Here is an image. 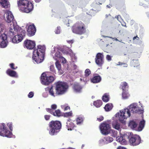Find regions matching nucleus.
I'll use <instances>...</instances> for the list:
<instances>
[{"label": "nucleus", "instance_id": "f8f14e48", "mask_svg": "<svg viewBox=\"0 0 149 149\" xmlns=\"http://www.w3.org/2000/svg\"><path fill=\"white\" fill-rule=\"evenodd\" d=\"M0 37V47L4 48L7 45V37L6 34L1 33Z\"/></svg>", "mask_w": 149, "mask_h": 149}, {"label": "nucleus", "instance_id": "6ab92c4d", "mask_svg": "<svg viewBox=\"0 0 149 149\" xmlns=\"http://www.w3.org/2000/svg\"><path fill=\"white\" fill-rule=\"evenodd\" d=\"M66 127L68 130H72L73 129L75 126L71 120H68L66 123Z\"/></svg>", "mask_w": 149, "mask_h": 149}, {"label": "nucleus", "instance_id": "f3484780", "mask_svg": "<svg viewBox=\"0 0 149 149\" xmlns=\"http://www.w3.org/2000/svg\"><path fill=\"white\" fill-rule=\"evenodd\" d=\"M101 80V77L99 74H94L93 78L91 79V82L93 83H97L100 82Z\"/></svg>", "mask_w": 149, "mask_h": 149}, {"label": "nucleus", "instance_id": "bb28decb", "mask_svg": "<svg viewBox=\"0 0 149 149\" xmlns=\"http://www.w3.org/2000/svg\"><path fill=\"white\" fill-rule=\"evenodd\" d=\"M102 104V102L101 100H97L94 101L93 102V105L96 107H100Z\"/></svg>", "mask_w": 149, "mask_h": 149}, {"label": "nucleus", "instance_id": "1a4fd4ad", "mask_svg": "<svg viewBox=\"0 0 149 149\" xmlns=\"http://www.w3.org/2000/svg\"><path fill=\"white\" fill-rule=\"evenodd\" d=\"M68 88L67 84L62 82H58L56 85V94L58 95L63 94Z\"/></svg>", "mask_w": 149, "mask_h": 149}, {"label": "nucleus", "instance_id": "6e6552de", "mask_svg": "<svg viewBox=\"0 0 149 149\" xmlns=\"http://www.w3.org/2000/svg\"><path fill=\"white\" fill-rule=\"evenodd\" d=\"M12 132L9 130L6 125L2 123L0 124V136L8 138H11Z\"/></svg>", "mask_w": 149, "mask_h": 149}, {"label": "nucleus", "instance_id": "a211bd4d", "mask_svg": "<svg viewBox=\"0 0 149 149\" xmlns=\"http://www.w3.org/2000/svg\"><path fill=\"white\" fill-rule=\"evenodd\" d=\"M6 74L9 76L12 77H17L18 75L16 72L11 69H8L6 71Z\"/></svg>", "mask_w": 149, "mask_h": 149}, {"label": "nucleus", "instance_id": "5701e85b", "mask_svg": "<svg viewBox=\"0 0 149 149\" xmlns=\"http://www.w3.org/2000/svg\"><path fill=\"white\" fill-rule=\"evenodd\" d=\"M138 124L134 120H132L130 121L128 126L132 129H134L137 126Z\"/></svg>", "mask_w": 149, "mask_h": 149}, {"label": "nucleus", "instance_id": "2eb2a0df", "mask_svg": "<svg viewBox=\"0 0 149 149\" xmlns=\"http://www.w3.org/2000/svg\"><path fill=\"white\" fill-rule=\"evenodd\" d=\"M36 31V29L35 25L33 24L30 25L27 30L28 35L29 36H33L35 35Z\"/></svg>", "mask_w": 149, "mask_h": 149}, {"label": "nucleus", "instance_id": "7c9ffc66", "mask_svg": "<svg viewBox=\"0 0 149 149\" xmlns=\"http://www.w3.org/2000/svg\"><path fill=\"white\" fill-rule=\"evenodd\" d=\"M122 98L124 99H125L128 98L130 96L129 93L126 91H123L122 93Z\"/></svg>", "mask_w": 149, "mask_h": 149}, {"label": "nucleus", "instance_id": "473e14b6", "mask_svg": "<svg viewBox=\"0 0 149 149\" xmlns=\"http://www.w3.org/2000/svg\"><path fill=\"white\" fill-rule=\"evenodd\" d=\"M49 93L52 96L55 97V96L58 95V94H56V93H54V92L53 88V86H52L49 89Z\"/></svg>", "mask_w": 149, "mask_h": 149}, {"label": "nucleus", "instance_id": "ddd939ff", "mask_svg": "<svg viewBox=\"0 0 149 149\" xmlns=\"http://www.w3.org/2000/svg\"><path fill=\"white\" fill-rule=\"evenodd\" d=\"M141 141L140 137L138 136H132L129 140V142L133 146H136L139 144Z\"/></svg>", "mask_w": 149, "mask_h": 149}, {"label": "nucleus", "instance_id": "393cba45", "mask_svg": "<svg viewBox=\"0 0 149 149\" xmlns=\"http://www.w3.org/2000/svg\"><path fill=\"white\" fill-rule=\"evenodd\" d=\"M120 87L121 88L123 91H125L129 88V86L128 84L126 82H122L120 85Z\"/></svg>", "mask_w": 149, "mask_h": 149}, {"label": "nucleus", "instance_id": "c756f323", "mask_svg": "<svg viewBox=\"0 0 149 149\" xmlns=\"http://www.w3.org/2000/svg\"><path fill=\"white\" fill-rule=\"evenodd\" d=\"M145 122V121L144 120L140 122L138 127V130L140 131L142 130L144 127Z\"/></svg>", "mask_w": 149, "mask_h": 149}, {"label": "nucleus", "instance_id": "aec40b11", "mask_svg": "<svg viewBox=\"0 0 149 149\" xmlns=\"http://www.w3.org/2000/svg\"><path fill=\"white\" fill-rule=\"evenodd\" d=\"M112 126L114 128L119 130L120 129V123L118 120H114L112 123Z\"/></svg>", "mask_w": 149, "mask_h": 149}, {"label": "nucleus", "instance_id": "f704fd0d", "mask_svg": "<svg viewBox=\"0 0 149 149\" xmlns=\"http://www.w3.org/2000/svg\"><path fill=\"white\" fill-rule=\"evenodd\" d=\"M77 124V125L80 124L83 121V119L82 117H79L76 119Z\"/></svg>", "mask_w": 149, "mask_h": 149}, {"label": "nucleus", "instance_id": "2f4dec72", "mask_svg": "<svg viewBox=\"0 0 149 149\" xmlns=\"http://www.w3.org/2000/svg\"><path fill=\"white\" fill-rule=\"evenodd\" d=\"M54 116L59 117L61 115V113L59 110H56L55 112H53L52 114Z\"/></svg>", "mask_w": 149, "mask_h": 149}, {"label": "nucleus", "instance_id": "c85d7f7f", "mask_svg": "<svg viewBox=\"0 0 149 149\" xmlns=\"http://www.w3.org/2000/svg\"><path fill=\"white\" fill-rule=\"evenodd\" d=\"M131 65L134 67H137L139 65L138 60H132L131 62Z\"/></svg>", "mask_w": 149, "mask_h": 149}, {"label": "nucleus", "instance_id": "37998d69", "mask_svg": "<svg viewBox=\"0 0 149 149\" xmlns=\"http://www.w3.org/2000/svg\"><path fill=\"white\" fill-rule=\"evenodd\" d=\"M112 136L113 137H116L118 134V132L117 131L114 130H112Z\"/></svg>", "mask_w": 149, "mask_h": 149}, {"label": "nucleus", "instance_id": "4468645a", "mask_svg": "<svg viewBox=\"0 0 149 149\" xmlns=\"http://www.w3.org/2000/svg\"><path fill=\"white\" fill-rule=\"evenodd\" d=\"M24 43L26 47L29 49H33L36 45L35 41L28 40H26L24 41Z\"/></svg>", "mask_w": 149, "mask_h": 149}, {"label": "nucleus", "instance_id": "a18cd8bd", "mask_svg": "<svg viewBox=\"0 0 149 149\" xmlns=\"http://www.w3.org/2000/svg\"><path fill=\"white\" fill-rule=\"evenodd\" d=\"M33 95L34 94L33 92L31 91L29 93L28 95V96L29 97L31 98L33 97Z\"/></svg>", "mask_w": 149, "mask_h": 149}, {"label": "nucleus", "instance_id": "39448f33", "mask_svg": "<svg viewBox=\"0 0 149 149\" xmlns=\"http://www.w3.org/2000/svg\"><path fill=\"white\" fill-rule=\"evenodd\" d=\"M48 125L50 128L49 134L51 136L56 135L61 128V123L58 120H52Z\"/></svg>", "mask_w": 149, "mask_h": 149}, {"label": "nucleus", "instance_id": "13d9d810", "mask_svg": "<svg viewBox=\"0 0 149 149\" xmlns=\"http://www.w3.org/2000/svg\"><path fill=\"white\" fill-rule=\"evenodd\" d=\"M112 6L111 4H109V5H107L106 7L108 8H110L111 7H112Z\"/></svg>", "mask_w": 149, "mask_h": 149}, {"label": "nucleus", "instance_id": "7ed1b4c3", "mask_svg": "<svg viewBox=\"0 0 149 149\" xmlns=\"http://www.w3.org/2000/svg\"><path fill=\"white\" fill-rule=\"evenodd\" d=\"M19 9L22 12L28 13L33 8V5L29 0H19L17 2Z\"/></svg>", "mask_w": 149, "mask_h": 149}, {"label": "nucleus", "instance_id": "412c9836", "mask_svg": "<svg viewBox=\"0 0 149 149\" xmlns=\"http://www.w3.org/2000/svg\"><path fill=\"white\" fill-rule=\"evenodd\" d=\"M0 3L4 8H7L10 6V3L7 0H0Z\"/></svg>", "mask_w": 149, "mask_h": 149}, {"label": "nucleus", "instance_id": "4d7b16f0", "mask_svg": "<svg viewBox=\"0 0 149 149\" xmlns=\"http://www.w3.org/2000/svg\"><path fill=\"white\" fill-rule=\"evenodd\" d=\"M118 140H119V141L120 142H121L123 140V137H119Z\"/></svg>", "mask_w": 149, "mask_h": 149}, {"label": "nucleus", "instance_id": "09e8293b", "mask_svg": "<svg viewBox=\"0 0 149 149\" xmlns=\"http://www.w3.org/2000/svg\"><path fill=\"white\" fill-rule=\"evenodd\" d=\"M50 116L49 115H46L44 116V118L45 119L47 120H48L49 119Z\"/></svg>", "mask_w": 149, "mask_h": 149}, {"label": "nucleus", "instance_id": "b1692460", "mask_svg": "<svg viewBox=\"0 0 149 149\" xmlns=\"http://www.w3.org/2000/svg\"><path fill=\"white\" fill-rule=\"evenodd\" d=\"M55 65L56 68L58 71L59 74H63V72L61 69V65L60 63L58 61H56V62Z\"/></svg>", "mask_w": 149, "mask_h": 149}, {"label": "nucleus", "instance_id": "423d86ee", "mask_svg": "<svg viewBox=\"0 0 149 149\" xmlns=\"http://www.w3.org/2000/svg\"><path fill=\"white\" fill-rule=\"evenodd\" d=\"M72 32L76 34L82 35L86 33V27L85 25L81 22H76L72 28Z\"/></svg>", "mask_w": 149, "mask_h": 149}, {"label": "nucleus", "instance_id": "a878e982", "mask_svg": "<svg viewBox=\"0 0 149 149\" xmlns=\"http://www.w3.org/2000/svg\"><path fill=\"white\" fill-rule=\"evenodd\" d=\"M102 100L104 102H107L109 100V95L108 93H105L102 98Z\"/></svg>", "mask_w": 149, "mask_h": 149}, {"label": "nucleus", "instance_id": "5fc2aeb1", "mask_svg": "<svg viewBox=\"0 0 149 149\" xmlns=\"http://www.w3.org/2000/svg\"><path fill=\"white\" fill-rule=\"evenodd\" d=\"M70 109V107L69 106H67L64 109V111L67 110L68 109Z\"/></svg>", "mask_w": 149, "mask_h": 149}, {"label": "nucleus", "instance_id": "20e7f679", "mask_svg": "<svg viewBox=\"0 0 149 149\" xmlns=\"http://www.w3.org/2000/svg\"><path fill=\"white\" fill-rule=\"evenodd\" d=\"M45 47L41 45H38L37 49H34L32 58L37 63H41L43 60L45 52Z\"/></svg>", "mask_w": 149, "mask_h": 149}, {"label": "nucleus", "instance_id": "72a5a7b5", "mask_svg": "<svg viewBox=\"0 0 149 149\" xmlns=\"http://www.w3.org/2000/svg\"><path fill=\"white\" fill-rule=\"evenodd\" d=\"M116 65H117L123 66L124 67H127L128 66V65L127 63L120 62H118Z\"/></svg>", "mask_w": 149, "mask_h": 149}, {"label": "nucleus", "instance_id": "cd10ccee", "mask_svg": "<svg viewBox=\"0 0 149 149\" xmlns=\"http://www.w3.org/2000/svg\"><path fill=\"white\" fill-rule=\"evenodd\" d=\"M113 107V106L112 104L108 103L105 105L104 109L106 111H108L112 109Z\"/></svg>", "mask_w": 149, "mask_h": 149}, {"label": "nucleus", "instance_id": "de8ad7c7", "mask_svg": "<svg viewBox=\"0 0 149 149\" xmlns=\"http://www.w3.org/2000/svg\"><path fill=\"white\" fill-rule=\"evenodd\" d=\"M14 64L13 63H11L10 64V66L11 68L12 69L15 70L17 68V67H16L15 68L14 67Z\"/></svg>", "mask_w": 149, "mask_h": 149}, {"label": "nucleus", "instance_id": "e2e57ef3", "mask_svg": "<svg viewBox=\"0 0 149 149\" xmlns=\"http://www.w3.org/2000/svg\"><path fill=\"white\" fill-rule=\"evenodd\" d=\"M109 16H111V15L110 14H109L108 15L107 14L106 15V17L107 18Z\"/></svg>", "mask_w": 149, "mask_h": 149}, {"label": "nucleus", "instance_id": "603ef678", "mask_svg": "<svg viewBox=\"0 0 149 149\" xmlns=\"http://www.w3.org/2000/svg\"><path fill=\"white\" fill-rule=\"evenodd\" d=\"M60 58L62 59V61H63V63H66V60L62 56Z\"/></svg>", "mask_w": 149, "mask_h": 149}, {"label": "nucleus", "instance_id": "bf43d9fd", "mask_svg": "<svg viewBox=\"0 0 149 149\" xmlns=\"http://www.w3.org/2000/svg\"><path fill=\"white\" fill-rule=\"evenodd\" d=\"M67 42L69 43H72L73 42V40H70L67 41Z\"/></svg>", "mask_w": 149, "mask_h": 149}, {"label": "nucleus", "instance_id": "58836bf2", "mask_svg": "<svg viewBox=\"0 0 149 149\" xmlns=\"http://www.w3.org/2000/svg\"><path fill=\"white\" fill-rule=\"evenodd\" d=\"M50 70L54 74L56 73V70L54 65H51L50 66Z\"/></svg>", "mask_w": 149, "mask_h": 149}, {"label": "nucleus", "instance_id": "a19ab883", "mask_svg": "<svg viewBox=\"0 0 149 149\" xmlns=\"http://www.w3.org/2000/svg\"><path fill=\"white\" fill-rule=\"evenodd\" d=\"M61 31V27L60 26H58L55 30L56 33L57 34H59Z\"/></svg>", "mask_w": 149, "mask_h": 149}, {"label": "nucleus", "instance_id": "c03bdc74", "mask_svg": "<svg viewBox=\"0 0 149 149\" xmlns=\"http://www.w3.org/2000/svg\"><path fill=\"white\" fill-rule=\"evenodd\" d=\"M112 56H111L109 55H107L106 56V59L109 61L111 60V58Z\"/></svg>", "mask_w": 149, "mask_h": 149}, {"label": "nucleus", "instance_id": "680f3d73", "mask_svg": "<svg viewBox=\"0 0 149 149\" xmlns=\"http://www.w3.org/2000/svg\"><path fill=\"white\" fill-rule=\"evenodd\" d=\"M117 149H126L123 147H118L117 148Z\"/></svg>", "mask_w": 149, "mask_h": 149}, {"label": "nucleus", "instance_id": "3c124183", "mask_svg": "<svg viewBox=\"0 0 149 149\" xmlns=\"http://www.w3.org/2000/svg\"><path fill=\"white\" fill-rule=\"evenodd\" d=\"M51 108L52 109H55L57 108V106L55 104H53L51 106Z\"/></svg>", "mask_w": 149, "mask_h": 149}, {"label": "nucleus", "instance_id": "338daca9", "mask_svg": "<svg viewBox=\"0 0 149 149\" xmlns=\"http://www.w3.org/2000/svg\"><path fill=\"white\" fill-rule=\"evenodd\" d=\"M148 18L149 19V15H148Z\"/></svg>", "mask_w": 149, "mask_h": 149}, {"label": "nucleus", "instance_id": "864d4df0", "mask_svg": "<svg viewBox=\"0 0 149 149\" xmlns=\"http://www.w3.org/2000/svg\"><path fill=\"white\" fill-rule=\"evenodd\" d=\"M115 18H116L118 20L120 21V20L119 19V18H121V16L120 15H118L117 16H116Z\"/></svg>", "mask_w": 149, "mask_h": 149}, {"label": "nucleus", "instance_id": "49530a36", "mask_svg": "<svg viewBox=\"0 0 149 149\" xmlns=\"http://www.w3.org/2000/svg\"><path fill=\"white\" fill-rule=\"evenodd\" d=\"M46 109L47 111L49 112L52 114H53V111L52 109L46 108Z\"/></svg>", "mask_w": 149, "mask_h": 149}, {"label": "nucleus", "instance_id": "0eeeda50", "mask_svg": "<svg viewBox=\"0 0 149 149\" xmlns=\"http://www.w3.org/2000/svg\"><path fill=\"white\" fill-rule=\"evenodd\" d=\"M47 74L45 73H43L41 77V81L42 83L44 85H48L52 83L55 79V77L50 76L49 77L47 76L50 73V72H47Z\"/></svg>", "mask_w": 149, "mask_h": 149}, {"label": "nucleus", "instance_id": "4be33fe9", "mask_svg": "<svg viewBox=\"0 0 149 149\" xmlns=\"http://www.w3.org/2000/svg\"><path fill=\"white\" fill-rule=\"evenodd\" d=\"M73 88L76 92L79 93L81 92L82 87L79 84H75L73 85Z\"/></svg>", "mask_w": 149, "mask_h": 149}, {"label": "nucleus", "instance_id": "c9c22d12", "mask_svg": "<svg viewBox=\"0 0 149 149\" xmlns=\"http://www.w3.org/2000/svg\"><path fill=\"white\" fill-rule=\"evenodd\" d=\"M106 140L107 143H110L113 141V139L111 137L107 136L104 138Z\"/></svg>", "mask_w": 149, "mask_h": 149}, {"label": "nucleus", "instance_id": "ea45409f", "mask_svg": "<svg viewBox=\"0 0 149 149\" xmlns=\"http://www.w3.org/2000/svg\"><path fill=\"white\" fill-rule=\"evenodd\" d=\"M7 126L9 127L10 130L12 131L13 130V123L11 122H9L7 124Z\"/></svg>", "mask_w": 149, "mask_h": 149}, {"label": "nucleus", "instance_id": "774afa93", "mask_svg": "<svg viewBox=\"0 0 149 149\" xmlns=\"http://www.w3.org/2000/svg\"><path fill=\"white\" fill-rule=\"evenodd\" d=\"M82 146L83 147H84L83 145H82Z\"/></svg>", "mask_w": 149, "mask_h": 149}, {"label": "nucleus", "instance_id": "f257e3e1", "mask_svg": "<svg viewBox=\"0 0 149 149\" xmlns=\"http://www.w3.org/2000/svg\"><path fill=\"white\" fill-rule=\"evenodd\" d=\"M143 110L140 109L137 105L135 104H131L129 107V109H125L120 111V113H118L119 120L120 122L123 123L125 122L124 120L126 119L131 115L130 112L133 113L143 112Z\"/></svg>", "mask_w": 149, "mask_h": 149}, {"label": "nucleus", "instance_id": "6e6d98bb", "mask_svg": "<svg viewBox=\"0 0 149 149\" xmlns=\"http://www.w3.org/2000/svg\"><path fill=\"white\" fill-rule=\"evenodd\" d=\"M136 39V40H139V38L137 36H134L133 38V40H134L135 39Z\"/></svg>", "mask_w": 149, "mask_h": 149}, {"label": "nucleus", "instance_id": "0e129e2a", "mask_svg": "<svg viewBox=\"0 0 149 149\" xmlns=\"http://www.w3.org/2000/svg\"><path fill=\"white\" fill-rule=\"evenodd\" d=\"M77 65H75V64L74 65V69H76L77 68Z\"/></svg>", "mask_w": 149, "mask_h": 149}, {"label": "nucleus", "instance_id": "69168bd1", "mask_svg": "<svg viewBox=\"0 0 149 149\" xmlns=\"http://www.w3.org/2000/svg\"><path fill=\"white\" fill-rule=\"evenodd\" d=\"M65 149L64 148H61V149Z\"/></svg>", "mask_w": 149, "mask_h": 149}, {"label": "nucleus", "instance_id": "e433bc0d", "mask_svg": "<svg viewBox=\"0 0 149 149\" xmlns=\"http://www.w3.org/2000/svg\"><path fill=\"white\" fill-rule=\"evenodd\" d=\"M55 56L57 58H60L62 56L60 52L58 51L55 54Z\"/></svg>", "mask_w": 149, "mask_h": 149}, {"label": "nucleus", "instance_id": "79ce46f5", "mask_svg": "<svg viewBox=\"0 0 149 149\" xmlns=\"http://www.w3.org/2000/svg\"><path fill=\"white\" fill-rule=\"evenodd\" d=\"M64 115L65 117H68L70 116H72V112H69L64 113Z\"/></svg>", "mask_w": 149, "mask_h": 149}, {"label": "nucleus", "instance_id": "9b49d317", "mask_svg": "<svg viewBox=\"0 0 149 149\" xmlns=\"http://www.w3.org/2000/svg\"><path fill=\"white\" fill-rule=\"evenodd\" d=\"M104 56L103 53H98L96 54L95 58V62L99 66H101L104 63Z\"/></svg>", "mask_w": 149, "mask_h": 149}, {"label": "nucleus", "instance_id": "8fccbe9b", "mask_svg": "<svg viewBox=\"0 0 149 149\" xmlns=\"http://www.w3.org/2000/svg\"><path fill=\"white\" fill-rule=\"evenodd\" d=\"M104 119V117L102 116H100L99 118H97V120L99 122H101Z\"/></svg>", "mask_w": 149, "mask_h": 149}, {"label": "nucleus", "instance_id": "dca6fc26", "mask_svg": "<svg viewBox=\"0 0 149 149\" xmlns=\"http://www.w3.org/2000/svg\"><path fill=\"white\" fill-rule=\"evenodd\" d=\"M6 22L8 23H11L12 22L13 23V19L14 16L12 14V13L9 11H7L6 13ZM14 25L13 23L12 24H10V26H12L13 25Z\"/></svg>", "mask_w": 149, "mask_h": 149}, {"label": "nucleus", "instance_id": "4c0bfd02", "mask_svg": "<svg viewBox=\"0 0 149 149\" xmlns=\"http://www.w3.org/2000/svg\"><path fill=\"white\" fill-rule=\"evenodd\" d=\"M85 76L88 77L91 74V71L89 69H87L85 71Z\"/></svg>", "mask_w": 149, "mask_h": 149}, {"label": "nucleus", "instance_id": "f03ea898", "mask_svg": "<svg viewBox=\"0 0 149 149\" xmlns=\"http://www.w3.org/2000/svg\"><path fill=\"white\" fill-rule=\"evenodd\" d=\"M16 32L17 33V35L14 36L12 41L14 43H17L21 42L23 39L26 32L18 26L13 24L10 28V36H12L15 35Z\"/></svg>", "mask_w": 149, "mask_h": 149}, {"label": "nucleus", "instance_id": "052dcab7", "mask_svg": "<svg viewBox=\"0 0 149 149\" xmlns=\"http://www.w3.org/2000/svg\"><path fill=\"white\" fill-rule=\"evenodd\" d=\"M42 0H34L35 1L36 3H39Z\"/></svg>", "mask_w": 149, "mask_h": 149}, {"label": "nucleus", "instance_id": "9d476101", "mask_svg": "<svg viewBox=\"0 0 149 149\" xmlns=\"http://www.w3.org/2000/svg\"><path fill=\"white\" fill-rule=\"evenodd\" d=\"M100 128L102 133L104 135H107L110 132V126L106 122H103L100 126Z\"/></svg>", "mask_w": 149, "mask_h": 149}]
</instances>
